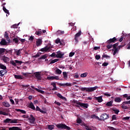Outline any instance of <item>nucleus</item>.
Wrapping results in <instances>:
<instances>
[{"instance_id": "nucleus-55", "label": "nucleus", "mask_w": 130, "mask_h": 130, "mask_svg": "<svg viewBox=\"0 0 130 130\" xmlns=\"http://www.w3.org/2000/svg\"><path fill=\"white\" fill-rule=\"evenodd\" d=\"M13 41L17 44L19 42V40H18V38H16L13 39Z\"/></svg>"}, {"instance_id": "nucleus-13", "label": "nucleus", "mask_w": 130, "mask_h": 130, "mask_svg": "<svg viewBox=\"0 0 130 130\" xmlns=\"http://www.w3.org/2000/svg\"><path fill=\"white\" fill-rule=\"evenodd\" d=\"M31 88L32 89H34V90H36V91H37V92H39V93H41V94H44V91L41 90L37 88H35V87L33 86H31Z\"/></svg>"}, {"instance_id": "nucleus-44", "label": "nucleus", "mask_w": 130, "mask_h": 130, "mask_svg": "<svg viewBox=\"0 0 130 130\" xmlns=\"http://www.w3.org/2000/svg\"><path fill=\"white\" fill-rule=\"evenodd\" d=\"M15 62L16 64L17 63L18 64H22V63H23V61H19L18 60H15Z\"/></svg>"}, {"instance_id": "nucleus-8", "label": "nucleus", "mask_w": 130, "mask_h": 130, "mask_svg": "<svg viewBox=\"0 0 130 130\" xmlns=\"http://www.w3.org/2000/svg\"><path fill=\"white\" fill-rule=\"evenodd\" d=\"M82 35V32H81V31H79L77 34H76L75 36V40L76 41V43H78L79 42V41L78 40V38L81 36Z\"/></svg>"}, {"instance_id": "nucleus-18", "label": "nucleus", "mask_w": 130, "mask_h": 130, "mask_svg": "<svg viewBox=\"0 0 130 130\" xmlns=\"http://www.w3.org/2000/svg\"><path fill=\"white\" fill-rule=\"evenodd\" d=\"M15 110L16 111H17V112H21V113H22V114H26V111L24 110L16 109Z\"/></svg>"}, {"instance_id": "nucleus-26", "label": "nucleus", "mask_w": 130, "mask_h": 130, "mask_svg": "<svg viewBox=\"0 0 130 130\" xmlns=\"http://www.w3.org/2000/svg\"><path fill=\"white\" fill-rule=\"evenodd\" d=\"M11 119L7 118L4 120L5 123H11Z\"/></svg>"}, {"instance_id": "nucleus-27", "label": "nucleus", "mask_w": 130, "mask_h": 130, "mask_svg": "<svg viewBox=\"0 0 130 130\" xmlns=\"http://www.w3.org/2000/svg\"><path fill=\"white\" fill-rule=\"evenodd\" d=\"M55 73L57 75H60L62 73L61 70H59V69L57 68L55 70Z\"/></svg>"}, {"instance_id": "nucleus-61", "label": "nucleus", "mask_w": 130, "mask_h": 130, "mask_svg": "<svg viewBox=\"0 0 130 130\" xmlns=\"http://www.w3.org/2000/svg\"><path fill=\"white\" fill-rule=\"evenodd\" d=\"M123 119L124 120H128V119H129V117H124V118H123Z\"/></svg>"}, {"instance_id": "nucleus-10", "label": "nucleus", "mask_w": 130, "mask_h": 130, "mask_svg": "<svg viewBox=\"0 0 130 130\" xmlns=\"http://www.w3.org/2000/svg\"><path fill=\"white\" fill-rule=\"evenodd\" d=\"M57 85H59V86H61L62 87H71L72 86V84L69 83H58Z\"/></svg>"}, {"instance_id": "nucleus-53", "label": "nucleus", "mask_w": 130, "mask_h": 130, "mask_svg": "<svg viewBox=\"0 0 130 130\" xmlns=\"http://www.w3.org/2000/svg\"><path fill=\"white\" fill-rule=\"evenodd\" d=\"M28 40L29 41H31V42H33V40H34V37L33 36H30L29 38L28 39Z\"/></svg>"}, {"instance_id": "nucleus-54", "label": "nucleus", "mask_w": 130, "mask_h": 130, "mask_svg": "<svg viewBox=\"0 0 130 130\" xmlns=\"http://www.w3.org/2000/svg\"><path fill=\"white\" fill-rule=\"evenodd\" d=\"M112 120H116V115H113L112 116Z\"/></svg>"}, {"instance_id": "nucleus-22", "label": "nucleus", "mask_w": 130, "mask_h": 130, "mask_svg": "<svg viewBox=\"0 0 130 130\" xmlns=\"http://www.w3.org/2000/svg\"><path fill=\"white\" fill-rule=\"evenodd\" d=\"M121 100H122L121 98H118V97H117L114 99L115 102H117L118 103H119L120 102H121Z\"/></svg>"}, {"instance_id": "nucleus-35", "label": "nucleus", "mask_w": 130, "mask_h": 130, "mask_svg": "<svg viewBox=\"0 0 130 130\" xmlns=\"http://www.w3.org/2000/svg\"><path fill=\"white\" fill-rule=\"evenodd\" d=\"M57 96L60 98V99H62V100H63L64 99H66V98H64V96H63L62 95H61V94L60 93H58L57 94Z\"/></svg>"}, {"instance_id": "nucleus-41", "label": "nucleus", "mask_w": 130, "mask_h": 130, "mask_svg": "<svg viewBox=\"0 0 130 130\" xmlns=\"http://www.w3.org/2000/svg\"><path fill=\"white\" fill-rule=\"evenodd\" d=\"M112 110L115 114H118V113L119 112V110L118 109H113Z\"/></svg>"}, {"instance_id": "nucleus-60", "label": "nucleus", "mask_w": 130, "mask_h": 130, "mask_svg": "<svg viewBox=\"0 0 130 130\" xmlns=\"http://www.w3.org/2000/svg\"><path fill=\"white\" fill-rule=\"evenodd\" d=\"M108 64V63L107 62H104L103 64H102V66L103 67H107V65Z\"/></svg>"}, {"instance_id": "nucleus-40", "label": "nucleus", "mask_w": 130, "mask_h": 130, "mask_svg": "<svg viewBox=\"0 0 130 130\" xmlns=\"http://www.w3.org/2000/svg\"><path fill=\"white\" fill-rule=\"evenodd\" d=\"M47 58V55L46 54H45L42 56L40 58H39V59H45Z\"/></svg>"}, {"instance_id": "nucleus-50", "label": "nucleus", "mask_w": 130, "mask_h": 130, "mask_svg": "<svg viewBox=\"0 0 130 130\" xmlns=\"http://www.w3.org/2000/svg\"><path fill=\"white\" fill-rule=\"evenodd\" d=\"M117 46H118V43H115L114 45H113V48H117Z\"/></svg>"}, {"instance_id": "nucleus-14", "label": "nucleus", "mask_w": 130, "mask_h": 130, "mask_svg": "<svg viewBox=\"0 0 130 130\" xmlns=\"http://www.w3.org/2000/svg\"><path fill=\"white\" fill-rule=\"evenodd\" d=\"M42 44V39H39L37 41H36V45L38 47L40 46Z\"/></svg>"}, {"instance_id": "nucleus-29", "label": "nucleus", "mask_w": 130, "mask_h": 130, "mask_svg": "<svg viewBox=\"0 0 130 130\" xmlns=\"http://www.w3.org/2000/svg\"><path fill=\"white\" fill-rule=\"evenodd\" d=\"M6 52V49L5 48H0V55L3 54Z\"/></svg>"}, {"instance_id": "nucleus-63", "label": "nucleus", "mask_w": 130, "mask_h": 130, "mask_svg": "<svg viewBox=\"0 0 130 130\" xmlns=\"http://www.w3.org/2000/svg\"><path fill=\"white\" fill-rule=\"evenodd\" d=\"M74 78H75V79H78V78H79V74L76 73L75 75H74Z\"/></svg>"}, {"instance_id": "nucleus-52", "label": "nucleus", "mask_w": 130, "mask_h": 130, "mask_svg": "<svg viewBox=\"0 0 130 130\" xmlns=\"http://www.w3.org/2000/svg\"><path fill=\"white\" fill-rule=\"evenodd\" d=\"M75 55V52H71L69 54V57H72V56H74Z\"/></svg>"}, {"instance_id": "nucleus-28", "label": "nucleus", "mask_w": 130, "mask_h": 130, "mask_svg": "<svg viewBox=\"0 0 130 130\" xmlns=\"http://www.w3.org/2000/svg\"><path fill=\"white\" fill-rule=\"evenodd\" d=\"M3 8L4 12H5L6 14H8V15H10V12H9V10H8V9H7V8H6L5 6H3Z\"/></svg>"}, {"instance_id": "nucleus-36", "label": "nucleus", "mask_w": 130, "mask_h": 130, "mask_svg": "<svg viewBox=\"0 0 130 130\" xmlns=\"http://www.w3.org/2000/svg\"><path fill=\"white\" fill-rule=\"evenodd\" d=\"M91 117L92 118H95V119H98V120H101L100 118L95 115H92Z\"/></svg>"}, {"instance_id": "nucleus-16", "label": "nucleus", "mask_w": 130, "mask_h": 130, "mask_svg": "<svg viewBox=\"0 0 130 130\" xmlns=\"http://www.w3.org/2000/svg\"><path fill=\"white\" fill-rule=\"evenodd\" d=\"M0 44L1 45L5 46L7 45V44H8V43L7 42V41H6V40L2 39L0 42Z\"/></svg>"}, {"instance_id": "nucleus-42", "label": "nucleus", "mask_w": 130, "mask_h": 130, "mask_svg": "<svg viewBox=\"0 0 130 130\" xmlns=\"http://www.w3.org/2000/svg\"><path fill=\"white\" fill-rule=\"evenodd\" d=\"M114 51L113 52V55H115V54H116V53H117V52H118V48H116L115 49H114Z\"/></svg>"}, {"instance_id": "nucleus-12", "label": "nucleus", "mask_w": 130, "mask_h": 130, "mask_svg": "<svg viewBox=\"0 0 130 130\" xmlns=\"http://www.w3.org/2000/svg\"><path fill=\"white\" fill-rule=\"evenodd\" d=\"M93 99H94V100H96L98 101V102H99L100 103H101V102H102L103 101L102 96H100L99 97L94 96L93 98Z\"/></svg>"}, {"instance_id": "nucleus-31", "label": "nucleus", "mask_w": 130, "mask_h": 130, "mask_svg": "<svg viewBox=\"0 0 130 130\" xmlns=\"http://www.w3.org/2000/svg\"><path fill=\"white\" fill-rule=\"evenodd\" d=\"M87 76H88V73L85 72L84 73L81 74L80 77L81 78H86Z\"/></svg>"}, {"instance_id": "nucleus-59", "label": "nucleus", "mask_w": 130, "mask_h": 130, "mask_svg": "<svg viewBox=\"0 0 130 130\" xmlns=\"http://www.w3.org/2000/svg\"><path fill=\"white\" fill-rule=\"evenodd\" d=\"M48 80H54V76H50L47 77Z\"/></svg>"}, {"instance_id": "nucleus-3", "label": "nucleus", "mask_w": 130, "mask_h": 130, "mask_svg": "<svg viewBox=\"0 0 130 130\" xmlns=\"http://www.w3.org/2000/svg\"><path fill=\"white\" fill-rule=\"evenodd\" d=\"M74 103L75 104H77V105H79V106H80L81 107H83V108H88V107H89V105H88V104L81 103L77 101H75L74 102Z\"/></svg>"}, {"instance_id": "nucleus-4", "label": "nucleus", "mask_w": 130, "mask_h": 130, "mask_svg": "<svg viewBox=\"0 0 130 130\" xmlns=\"http://www.w3.org/2000/svg\"><path fill=\"white\" fill-rule=\"evenodd\" d=\"M28 121L29 122V123H31V124H35V121L36 120V119L34 116H33L32 115H30V117H28L27 118Z\"/></svg>"}, {"instance_id": "nucleus-21", "label": "nucleus", "mask_w": 130, "mask_h": 130, "mask_svg": "<svg viewBox=\"0 0 130 130\" xmlns=\"http://www.w3.org/2000/svg\"><path fill=\"white\" fill-rule=\"evenodd\" d=\"M62 74L63 79H64L65 80H68V73L66 72H63Z\"/></svg>"}, {"instance_id": "nucleus-2", "label": "nucleus", "mask_w": 130, "mask_h": 130, "mask_svg": "<svg viewBox=\"0 0 130 130\" xmlns=\"http://www.w3.org/2000/svg\"><path fill=\"white\" fill-rule=\"evenodd\" d=\"M56 126L57 128L61 129H67V130H71V127H69L65 124L63 123H59L56 124Z\"/></svg>"}, {"instance_id": "nucleus-64", "label": "nucleus", "mask_w": 130, "mask_h": 130, "mask_svg": "<svg viewBox=\"0 0 130 130\" xmlns=\"http://www.w3.org/2000/svg\"><path fill=\"white\" fill-rule=\"evenodd\" d=\"M123 104H130V100L129 101L124 102Z\"/></svg>"}, {"instance_id": "nucleus-20", "label": "nucleus", "mask_w": 130, "mask_h": 130, "mask_svg": "<svg viewBox=\"0 0 130 130\" xmlns=\"http://www.w3.org/2000/svg\"><path fill=\"white\" fill-rule=\"evenodd\" d=\"M4 37L6 38L7 41L10 42V37H9V34H8V32H7V31L5 32Z\"/></svg>"}, {"instance_id": "nucleus-9", "label": "nucleus", "mask_w": 130, "mask_h": 130, "mask_svg": "<svg viewBox=\"0 0 130 130\" xmlns=\"http://www.w3.org/2000/svg\"><path fill=\"white\" fill-rule=\"evenodd\" d=\"M63 55H64V53H61V52L58 51L57 52L56 57H57V58H63Z\"/></svg>"}, {"instance_id": "nucleus-49", "label": "nucleus", "mask_w": 130, "mask_h": 130, "mask_svg": "<svg viewBox=\"0 0 130 130\" xmlns=\"http://www.w3.org/2000/svg\"><path fill=\"white\" fill-rule=\"evenodd\" d=\"M77 123H82V119H81V118H78L77 119Z\"/></svg>"}, {"instance_id": "nucleus-57", "label": "nucleus", "mask_w": 130, "mask_h": 130, "mask_svg": "<svg viewBox=\"0 0 130 130\" xmlns=\"http://www.w3.org/2000/svg\"><path fill=\"white\" fill-rule=\"evenodd\" d=\"M11 28H13L14 29H16V28H18V25L14 24L11 26Z\"/></svg>"}, {"instance_id": "nucleus-43", "label": "nucleus", "mask_w": 130, "mask_h": 130, "mask_svg": "<svg viewBox=\"0 0 130 130\" xmlns=\"http://www.w3.org/2000/svg\"><path fill=\"white\" fill-rule=\"evenodd\" d=\"M4 73H5V70H1L0 71V76L1 77H4V76H5V74H4Z\"/></svg>"}, {"instance_id": "nucleus-32", "label": "nucleus", "mask_w": 130, "mask_h": 130, "mask_svg": "<svg viewBox=\"0 0 130 130\" xmlns=\"http://www.w3.org/2000/svg\"><path fill=\"white\" fill-rule=\"evenodd\" d=\"M113 103V102L110 101L107 103L106 105L107 106H109V107H111L112 106V104Z\"/></svg>"}, {"instance_id": "nucleus-34", "label": "nucleus", "mask_w": 130, "mask_h": 130, "mask_svg": "<svg viewBox=\"0 0 130 130\" xmlns=\"http://www.w3.org/2000/svg\"><path fill=\"white\" fill-rule=\"evenodd\" d=\"M48 128L50 130H52L54 128V125H48Z\"/></svg>"}, {"instance_id": "nucleus-19", "label": "nucleus", "mask_w": 130, "mask_h": 130, "mask_svg": "<svg viewBox=\"0 0 130 130\" xmlns=\"http://www.w3.org/2000/svg\"><path fill=\"white\" fill-rule=\"evenodd\" d=\"M14 78L17 79V80H23V76L21 75H14Z\"/></svg>"}, {"instance_id": "nucleus-51", "label": "nucleus", "mask_w": 130, "mask_h": 130, "mask_svg": "<svg viewBox=\"0 0 130 130\" xmlns=\"http://www.w3.org/2000/svg\"><path fill=\"white\" fill-rule=\"evenodd\" d=\"M36 35H38L39 36V35H41V34H42V31H41V30L37 31H36Z\"/></svg>"}, {"instance_id": "nucleus-45", "label": "nucleus", "mask_w": 130, "mask_h": 130, "mask_svg": "<svg viewBox=\"0 0 130 130\" xmlns=\"http://www.w3.org/2000/svg\"><path fill=\"white\" fill-rule=\"evenodd\" d=\"M107 48H108V49H110L111 48H112L113 47V45L109 44L108 45H107L106 46Z\"/></svg>"}, {"instance_id": "nucleus-30", "label": "nucleus", "mask_w": 130, "mask_h": 130, "mask_svg": "<svg viewBox=\"0 0 130 130\" xmlns=\"http://www.w3.org/2000/svg\"><path fill=\"white\" fill-rule=\"evenodd\" d=\"M104 58H110V56L105 54V53H104L103 55H102V59H104Z\"/></svg>"}, {"instance_id": "nucleus-15", "label": "nucleus", "mask_w": 130, "mask_h": 130, "mask_svg": "<svg viewBox=\"0 0 130 130\" xmlns=\"http://www.w3.org/2000/svg\"><path fill=\"white\" fill-rule=\"evenodd\" d=\"M2 60L5 62H8V61H10V58L6 57V56H3L2 57Z\"/></svg>"}, {"instance_id": "nucleus-23", "label": "nucleus", "mask_w": 130, "mask_h": 130, "mask_svg": "<svg viewBox=\"0 0 130 130\" xmlns=\"http://www.w3.org/2000/svg\"><path fill=\"white\" fill-rule=\"evenodd\" d=\"M3 105L5 106V107H10V103H9L8 102H4L3 103Z\"/></svg>"}, {"instance_id": "nucleus-56", "label": "nucleus", "mask_w": 130, "mask_h": 130, "mask_svg": "<svg viewBox=\"0 0 130 130\" xmlns=\"http://www.w3.org/2000/svg\"><path fill=\"white\" fill-rule=\"evenodd\" d=\"M104 96H107V97H110L111 95L110 94H109L108 93H104Z\"/></svg>"}, {"instance_id": "nucleus-6", "label": "nucleus", "mask_w": 130, "mask_h": 130, "mask_svg": "<svg viewBox=\"0 0 130 130\" xmlns=\"http://www.w3.org/2000/svg\"><path fill=\"white\" fill-rule=\"evenodd\" d=\"M34 75L35 76V79L38 80H42V77H41V72H35Z\"/></svg>"}, {"instance_id": "nucleus-33", "label": "nucleus", "mask_w": 130, "mask_h": 130, "mask_svg": "<svg viewBox=\"0 0 130 130\" xmlns=\"http://www.w3.org/2000/svg\"><path fill=\"white\" fill-rule=\"evenodd\" d=\"M10 123H18V119H14L13 120L11 119Z\"/></svg>"}, {"instance_id": "nucleus-37", "label": "nucleus", "mask_w": 130, "mask_h": 130, "mask_svg": "<svg viewBox=\"0 0 130 130\" xmlns=\"http://www.w3.org/2000/svg\"><path fill=\"white\" fill-rule=\"evenodd\" d=\"M84 128L86 130H92V128L90 127L89 126L86 125L85 124L84 125Z\"/></svg>"}, {"instance_id": "nucleus-62", "label": "nucleus", "mask_w": 130, "mask_h": 130, "mask_svg": "<svg viewBox=\"0 0 130 130\" xmlns=\"http://www.w3.org/2000/svg\"><path fill=\"white\" fill-rule=\"evenodd\" d=\"M93 49L94 50H98L100 49V47H94L93 48Z\"/></svg>"}, {"instance_id": "nucleus-1", "label": "nucleus", "mask_w": 130, "mask_h": 130, "mask_svg": "<svg viewBox=\"0 0 130 130\" xmlns=\"http://www.w3.org/2000/svg\"><path fill=\"white\" fill-rule=\"evenodd\" d=\"M98 89V86H95L93 87H81L80 88V89L81 91H82V92H84V91H86V92H93L95 91V90H97Z\"/></svg>"}, {"instance_id": "nucleus-11", "label": "nucleus", "mask_w": 130, "mask_h": 130, "mask_svg": "<svg viewBox=\"0 0 130 130\" xmlns=\"http://www.w3.org/2000/svg\"><path fill=\"white\" fill-rule=\"evenodd\" d=\"M49 49H50V46H46L44 48L41 49V51L42 52H47V51H48Z\"/></svg>"}, {"instance_id": "nucleus-25", "label": "nucleus", "mask_w": 130, "mask_h": 130, "mask_svg": "<svg viewBox=\"0 0 130 130\" xmlns=\"http://www.w3.org/2000/svg\"><path fill=\"white\" fill-rule=\"evenodd\" d=\"M50 64H52V63H54L55 62H57V61H58V59H55L54 60L50 59Z\"/></svg>"}, {"instance_id": "nucleus-5", "label": "nucleus", "mask_w": 130, "mask_h": 130, "mask_svg": "<svg viewBox=\"0 0 130 130\" xmlns=\"http://www.w3.org/2000/svg\"><path fill=\"white\" fill-rule=\"evenodd\" d=\"M108 118H109V115L106 113H104L100 116L101 120H103L104 121L106 120V119H108Z\"/></svg>"}, {"instance_id": "nucleus-7", "label": "nucleus", "mask_w": 130, "mask_h": 130, "mask_svg": "<svg viewBox=\"0 0 130 130\" xmlns=\"http://www.w3.org/2000/svg\"><path fill=\"white\" fill-rule=\"evenodd\" d=\"M117 41V39L116 38L114 37L112 39H110L107 41V44H111V43H115Z\"/></svg>"}, {"instance_id": "nucleus-58", "label": "nucleus", "mask_w": 130, "mask_h": 130, "mask_svg": "<svg viewBox=\"0 0 130 130\" xmlns=\"http://www.w3.org/2000/svg\"><path fill=\"white\" fill-rule=\"evenodd\" d=\"M21 117H23V118H29V116L26 115H23Z\"/></svg>"}, {"instance_id": "nucleus-17", "label": "nucleus", "mask_w": 130, "mask_h": 130, "mask_svg": "<svg viewBox=\"0 0 130 130\" xmlns=\"http://www.w3.org/2000/svg\"><path fill=\"white\" fill-rule=\"evenodd\" d=\"M56 35H63L64 34V31L58 30L56 33Z\"/></svg>"}, {"instance_id": "nucleus-38", "label": "nucleus", "mask_w": 130, "mask_h": 130, "mask_svg": "<svg viewBox=\"0 0 130 130\" xmlns=\"http://www.w3.org/2000/svg\"><path fill=\"white\" fill-rule=\"evenodd\" d=\"M0 69L2 70H6L7 69V67L5 66V65L0 64Z\"/></svg>"}, {"instance_id": "nucleus-39", "label": "nucleus", "mask_w": 130, "mask_h": 130, "mask_svg": "<svg viewBox=\"0 0 130 130\" xmlns=\"http://www.w3.org/2000/svg\"><path fill=\"white\" fill-rule=\"evenodd\" d=\"M10 63H11V64H12V66H13L14 67H17V64H16V62L13 60L10 61Z\"/></svg>"}, {"instance_id": "nucleus-48", "label": "nucleus", "mask_w": 130, "mask_h": 130, "mask_svg": "<svg viewBox=\"0 0 130 130\" xmlns=\"http://www.w3.org/2000/svg\"><path fill=\"white\" fill-rule=\"evenodd\" d=\"M121 108L122 109H128V108H129V107L123 105L121 106Z\"/></svg>"}, {"instance_id": "nucleus-24", "label": "nucleus", "mask_w": 130, "mask_h": 130, "mask_svg": "<svg viewBox=\"0 0 130 130\" xmlns=\"http://www.w3.org/2000/svg\"><path fill=\"white\" fill-rule=\"evenodd\" d=\"M29 108H31V109H32L33 110H35V106H34V104H33V103L32 102L29 104Z\"/></svg>"}, {"instance_id": "nucleus-47", "label": "nucleus", "mask_w": 130, "mask_h": 130, "mask_svg": "<svg viewBox=\"0 0 130 130\" xmlns=\"http://www.w3.org/2000/svg\"><path fill=\"white\" fill-rule=\"evenodd\" d=\"M95 59H97V60H99V59L101 58V56H100V55H96L95 56Z\"/></svg>"}, {"instance_id": "nucleus-46", "label": "nucleus", "mask_w": 130, "mask_h": 130, "mask_svg": "<svg viewBox=\"0 0 130 130\" xmlns=\"http://www.w3.org/2000/svg\"><path fill=\"white\" fill-rule=\"evenodd\" d=\"M15 53H16V55L19 56V55H20V54L21 53V50L19 49V50L16 51Z\"/></svg>"}]
</instances>
